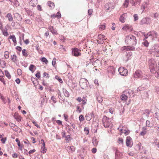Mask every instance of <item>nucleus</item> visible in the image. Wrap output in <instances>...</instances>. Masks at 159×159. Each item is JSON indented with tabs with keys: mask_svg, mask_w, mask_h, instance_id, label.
I'll list each match as a JSON object with an SVG mask.
<instances>
[{
	"mask_svg": "<svg viewBox=\"0 0 159 159\" xmlns=\"http://www.w3.org/2000/svg\"><path fill=\"white\" fill-rule=\"evenodd\" d=\"M34 124V125L36 126L37 127L40 128L39 126V125L37 124V122L34 121H33L32 122Z\"/></svg>",
	"mask_w": 159,
	"mask_h": 159,
	"instance_id": "obj_62",
	"label": "nucleus"
},
{
	"mask_svg": "<svg viewBox=\"0 0 159 159\" xmlns=\"http://www.w3.org/2000/svg\"><path fill=\"white\" fill-rule=\"evenodd\" d=\"M49 29L51 30V32L54 34H55L57 33V31L55 30L52 27H50Z\"/></svg>",
	"mask_w": 159,
	"mask_h": 159,
	"instance_id": "obj_40",
	"label": "nucleus"
},
{
	"mask_svg": "<svg viewBox=\"0 0 159 159\" xmlns=\"http://www.w3.org/2000/svg\"><path fill=\"white\" fill-rule=\"evenodd\" d=\"M154 49L153 50V52H154L157 50H159V46L157 45H155L153 47Z\"/></svg>",
	"mask_w": 159,
	"mask_h": 159,
	"instance_id": "obj_37",
	"label": "nucleus"
},
{
	"mask_svg": "<svg viewBox=\"0 0 159 159\" xmlns=\"http://www.w3.org/2000/svg\"><path fill=\"white\" fill-rule=\"evenodd\" d=\"M14 16L16 17L17 20H20L21 19V18L20 15L18 13H16L15 14Z\"/></svg>",
	"mask_w": 159,
	"mask_h": 159,
	"instance_id": "obj_30",
	"label": "nucleus"
},
{
	"mask_svg": "<svg viewBox=\"0 0 159 159\" xmlns=\"http://www.w3.org/2000/svg\"><path fill=\"white\" fill-rule=\"evenodd\" d=\"M134 21H135L138 19V16L137 14H134Z\"/></svg>",
	"mask_w": 159,
	"mask_h": 159,
	"instance_id": "obj_57",
	"label": "nucleus"
},
{
	"mask_svg": "<svg viewBox=\"0 0 159 159\" xmlns=\"http://www.w3.org/2000/svg\"><path fill=\"white\" fill-rule=\"evenodd\" d=\"M105 36L102 34H99L98 36V39L97 40V43L98 44H102L104 42V41L105 40Z\"/></svg>",
	"mask_w": 159,
	"mask_h": 159,
	"instance_id": "obj_10",
	"label": "nucleus"
},
{
	"mask_svg": "<svg viewBox=\"0 0 159 159\" xmlns=\"http://www.w3.org/2000/svg\"><path fill=\"white\" fill-rule=\"evenodd\" d=\"M0 81L3 83L4 85L6 84L5 81L3 77L0 78Z\"/></svg>",
	"mask_w": 159,
	"mask_h": 159,
	"instance_id": "obj_59",
	"label": "nucleus"
},
{
	"mask_svg": "<svg viewBox=\"0 0 159 159\" xmlns=\"http://www.w3.org/2000/svg\"><path fill=\"white\" fill-rule=\"evenodd\" d=\"M159 142L158 141V140L156 139L154 140V142L153 143V144L155 146H156L157 145L158 143Z\"/></svg>",
	"mask_w": 159,
	"mask_h": 159,
	"instance_id": "obj_63",
	"label": "nucleus"
},
{
	"mask_svg": "<svg viewBox=\"0 0 159 159\" xmlns=\"http://www.w3.org/2000/svg\"><path fill=\"white\" fill-rule=\"evenodd\" d=\"M41 60L43 62L45 63V64H47L48 62L47 60L44 57H42Z\"/></svg>",
	"mask_w": 159,
	"mask_h": 159,
	"instance_id": "obj_43",
	"label": "nucleus"
},
{
	"mask_svg": "<svg viewBox=\"0 0 159 159\" xmlns=\"http://www.w3.org/2000/svg\"><path fill=\"white\" fill-rule=\"evenodd\" d=\"M30 6L32 7H34L38 4V0H28Z\"/></svg>",
	"mask_w": 159,
	"mask_h": 159,
	"instance_id": "obj_13",
	"label": "nucleus"
},
{
	"mask_svg": "<svg viewBox=\"0 0 159 159\" xmlns=\"http://www.w3.org/2000/svg\"><path fill=\"white\" fill-rule=\"evenodd\" d=\"M132 139L129 136H128L126 139V146H129L130 145V141Z\"/></svg>",
	"mask_w": 159,
	"mask_h": 159,
	"instance_id": "obj_19",
	"label": "nucleus"
},
{
	"mask_svg": "<svg viewBox=\"0 0 159 159\" xmlns=\"http://www.w3.org/2000/svg\"><path fill=\"white\" fill-rule=\"evenodd\" d=\"M59 12H58L57 13V14H53L51 15V17L52 18H55L57 17H58L59 15Z\"/></svg>",
	"mask_w": 159,
	"mask_h": 159,
	"instance_id": "obj_54",
	"label": "nucleus"
},
{
	"mask_svg": "<svg viewBox=\"0 0 159 159\" xmlns=\"http://www.w3.org/2000/svg\"><path fill=\"white\" fill-rule=\"evenodd\" d=\"M133 28H132L131 26L127 25L124 26L122 28V29L123 30L127 31L128 30H130L132 31Z\"/></svg>",
	"mask_w": 159,
	"mask_h": 159,
	"instance_id": "obj_18",
	"label": "nucleus"
},
{
	"mask_svg": "<svg viewBox=\"0 0 159 159\" xmlns=\"http://www.w3.org/2000/svg\"><path fill=\"white\" fill-rule=\"evenodd\" d=\"M36 76L38 79L40 77V73L39 71H37L36 74H35Z\"/></svg>",
	"mask_w": 159,
	"mask_h": 159,
	"instance_id": "obj_48",
	"label": "nucleus"
},
{
	"mask_svg": "<svg viewBox=\"0 0 159 159\" xmlns=\"http://www.w3.org/2000/svg\"><path fill=\"white\" fill-rule=\"evenodd\" d=\"M111 121V119L105 116H103L102 122L103 125L105 128H107L109 126Z\"/></svg>",
	"mask_w": 159,
	"mask_h": 159,
	"instance_id": "obj_4",
	"label": "nucleus"
},
{
	"mask_svg": "<svg viewBox=\"0 0 159 159\" xmlns=\"http://www.w3.org/2000/svg\"><path fill=\"white\" fill-rule=\"evenodd\" d=\"M65 140L69 141L70 139V135L65 136Z\"/></svg>",
	"mask_w": 159,
	"mask_h": 159,
	"instance_id": "obj_47",
	"label": "nucleus"
},
{
	"mask_svg": "<svg viewBox=\"0 0 159 159\" xmlns=\"http://www.w3.org/2000/svg\"><path fill=\"white\" fill-rule=\"evenodd\" d=\"M4 55L6 59L8 58L9 57V52L7 51H5L4 53Z\"/></svg>",
	"mask_w": 159,
	"mask_h": 159,
	"instance_id": "obj_33",
	"label": "nucleus"
},
{
	"mask_svg": "<svg viewBox=\"0 0 159 159\" xmlns=\"http://www.w3.org/2000/svg\"><path fill=\"white\" fill-rule=\"evenodd\" d=\"M142 44L146 47H148L149 45V43L148 42L147 40L144 41V42L142 43Z\"/></svg>",
	"mask_w": 159,
	"mask_h": 159,
	"instance_id": "obj_45",
	"label": "nucleus"
},
{
	"mask_svg": "<svg viewBox=\"0 0 159 159\" xmlns=\"http://www.w3.org/2000/svg\"><path fill=\"white\" fill-rule=\"evenodd\" d=\"M88 81L85 79H81L80 81V85L82 89H84L87 87Z\"/></svg>",
	"mask_w": 159,
	"mask_h": 159,
	"instance_id": "obj_6",
	"label": "nucleus"
},
{
	"mask_svg": "<svg viewBox=\"0 0 159 159\" xmlns=\"http://www.w3.org/2000/svg\"><path fill=\"white\" fill-rule=\"evenodd\" d=\"M141 2V0H132L131 3L132 6H135L138 4L139 5Z\"/></svg>",
	"mask_w": 159,
	"mask_h": 159,
	"instance_id": "obj_16",
	"label": "nucleus"
},
{
	"mask_svg": "<svg viewBox=\"0 0 159 159\" xmlns=\"http://www.w3.org/2000/svg\"><path fill=\"white\" fill-rule=\"evenodd\" d=\"M158 36L157 33L154 31H151L148 33L147 35H144L146 39L150 38L152 40H153L154 38H156Z\"/></svg>",
	"mask_w": 159,
	"mask_h": 159,
	"instance_id": "obj_5",
	"label": "nucleus"
},
{
	"mask_svg": "<svg viewBox=\"0 0 159 159\" xmlns=\"http://www.w3.org/2000/svg\"><path fill=\"white\" fill-rule=\"evenodd\" d=\"M135 48L133 47L124 46L121 48V50L124 51V53L125 54L126 57L127 58L126 61L129 59L128 58L132 55V53L130 51V50H134Z\"/></svg>",
	"mask_w": 159,
	"mask_h": 159,
	"instance_id": "obj_2",
	"label": "nucleus"
},
{
	"mask_svg": "<svg viewBox=\"0 0 159 159\" xmlns=\"http://www.w3.org/2000/svg\"><path fill=\"white\" fill-rule=\"evenodd\" d=\"M97 99L98 100V102H99V103H101L103 101V99L102 97L100 96H98L97 97Z\"/></svg>",
	"mask_w": 159,
	"mask_h": 159,
	"instance_id": "obj_41",
	"label": "nucleus"
},
{
	"mask_svg": "<svg viewBox=\"0 0 159 159\" xmlns=\"http://www.w3.org/2000/svg\"><path fill=\"white\" fill-rule=\"evenodd\" d=\"M2 32L3 34L5 36H7L8 35V34L7 32V30L3 31Z\"/></svg>",
	"mask_w": 159,
	"mask_h": 159,
	"instance_id": "obj_46",
	"label": "nucleus"
},
{
	"mask_svg": "<svg viewBox=\"0 0 159 159\" xmlns=\"http://www.w3.org/2000/svg\"><path fill=\"white\" fill-rule=\"evenodd\" d=\"M43 77H46L47 78H48L49 77V76L48 74L45 72L43 73Z\"/></svg>",
	"mask_w": 159,
	"mask_h": 159,
	"instance_id": "obj_49",
	"label": "nucleus"
},
{
	"mask_svg": "<svg viewBox=\"0 0 159 159\" xmlns=\"http://www.w3.org/2000/svg\"><path fill=\"white\" fill-rule=\"evenodd\" d=\"M14 118L16 120L18 121H21V116L18 115V114L17 113H15L14 115Z\"/></svg>",
	"mask_w": 159,
	"mask_h": 159,
	"instance_id": "obj_22",
	"label": "nucleus"
},
{
	"mask_svg": "<svg viewBox=\"0 0 159 159\" xmlns=\"http://www.w3.org/2000/svg\"><path fill=\"white\" fill-rule=\"evenodd\" d=\"M114 8V6L110 3H107L105 5V10L107 12H110Z\"/></svg>",
	"mask_w": 159,
	"mask_h": 159,
	"instance_id": "obj_7",
	"label": "nucleus"
},
{
	"mask_svg": "<svg viewBox=\"0 0 159 159\" xmlns=\"http://www.w3.org/2000/svg\"><path fill=\"white\" fill-rule=\"evenodd\" d=\"M36 67L33 65H30L29 67V70L31 71L32 73H33L35 70L36 69Z\"/></svg>",
	"mask_w": 159,
	"mask_h": 159,
	"instance_id": "obj_25",
	"label": "nucleus"
},
{
	"mask_svg": "<svg viewBox=\"0 0 159 159\" xmlns=\"http://www.w3.org/2000/svg\"><path fill=\"white\" fill-rule=\"evenodd\" d=\"M142 72L141 70H137L134 74V78H142Z\"/></svg>",
	"mask_w": 159,
	"mask_h": 159,
	"instance_id": "obj_14",
	"label": "nucleus"
},
{
	"mask_svg": "<svg viewBox=\"0 0 159 159\" xmlns=\"http://www.w3.org/2000/svg\"><path fill=\"white\" fill-rule=\"evenodd\" d=\"M154 55L156 57H159V50H157L154 52Z\"/></svg>",
	"mask_w": 159,
	"mask_h": 159,
	"instance_id": "obj_58",
	"label": "nucleus"
},
{
	"mask_svg": "<svg viewBox=\"0 0 159 159\" xmlns=\"http://www.w3.org/2000/svg\"><path fill=\"white\" fill-rule=\"evenodd\" d=\"M129 0H125V3L124 4V5L126 7H127L128 6Z\"/></svg>",
	"mask_w": 159,
	"mask_h": 159,
	"instance_id": "obj_44",
	"label": "nucleus"
},
{
	"mask_svg": "<svg viewBox=\"0 0 159 159\" xmlns=\"http://www.w3.org/2000/svg\"><path fill=\"white\" fill-rule=\"evenodd\" d=\"M47 151V149L45 147H42L41 148V152L43 153H45Z\"/></svg>",
	"mask_w": 159,
	"mask_h": 159,
	"instance_id": "obj_38",
	"label": "nucleus"
},
{
	"mask_svg": "<svg viewBox=\"0 0 159 159\" xmlns=\"http://www.w3.org/2000/svg\"><path fill=\"white\" fill-rule=\"evenodd\" d=\"M147 6V2H145L143 3L141 6V9L143 8V9H145Z\"/></svg>",
	"mask_w": 159,
	"mask_h": 159,
	"instance_id": "obj_42",
	"label": "nucleus"
},
{
	"mask_svg": "<svg viewBox=\"0 0 159 159\" xmlns=\"http://www.w3.org/2000/svg\"><path fill=\"white\" fill-rule=\"evenodd\" d=\"M6 17L7 18L9 21L11 22L13 21V18L11 13H7L6 16Z\"/></svg>",
	"mask_w": 159,
	"mask_h": 159,
	"instance_id": "obj_21",
	"label": "nucleus"
},
{
	"mask_svg": "<svg viewBox=\"0 0 159 159\" xmlns=\"http://www.w3.org/2000/svg\"><path fill=\"white\" fill-rule=\"evenodd\" d=\"M17 72L18 74L19 75H21L22 74V70L20 69H18L17 70Z\"/></svg>",
	"mask_w": 159,
	"mask_h": 159,
	"instance_id": "obj_50",
	"label": "nucleus"
},
{
	"mask_svg": "<svg viewBox=\"0 0 159 159\" xmlns=\"http://www.w3.org/2000/svg\"><path fill=\"white\" fill-rule=\"evenodd\" d=\"M48 4L50 9H53L55 7V4L54 3L51 1H48Z\"/></svg>",
	"mask_w": 159,
	"mask_h": 159,
	"instance_id": "obj_26",
	"label": "nucleus"
},
{
	"mask_svg": "<svg viewBox=\"0 0 159 159\" xmlns=\"http://www.w3.org/2000/svg\"><path fill=\"white\" fill-rule=\"evenodd\" d=\"M148 65L151 72L154 73V71L157 69V64L156 61L153 59H150L149 60Z\"/></svg>",
	"mask_w": 159,
	"mask_h": 159,
	"instance_id": "obj_3",
	"label": "nucleus"
},
{
	"mask_svg": "<svg viewBox=\"0 0 159 159\" xmlns=\"http://www.w3.org/2000/svg\"><path fill=\"white\" fill-rule=\"evenodd\" d=\"M11 59L12 61L14 62L18 61V57L16 55H11Z\"/></svg>",
	"mask_w": 159,
	"mask_h": 159,
	"instance_id": "obj_20",
	"label": "nucleus"
},
{
	"mask_svg": "<svg viewBox=\"0 0 159 159\" xmlns=\"http://www.w3.org/2000/svg\"><path fill=\"white\" fill-rule=\"evenodd\" d=\"M72 54L75 57H78L80 56L81 53L80 50L77 48H74L72 49Z\"/></svg>",
	"mask_w": 159,
	"mask_h": 159,
	"instance_id": "obj_9",
	"label": "nucleus"
},
{
	"mask_svg": "<svg viewBox=\"0 0 159 159\" xmlns=\"http://www.w3.org/2000/svg\"><path fill=\"white\" fill-rule=\"evenodd\" d=\"M158 69L157 70L155 73V76L158 78L159 79V62L158 63Z\"/></svg>",
	"mask_w": 159,
	"mask_h": 159,
	"instance_id": "obj_32",
	"label": "nucleus"
},
{
	"mask_svg": "<svg viewBox=\"0 0 159 159\" xmlns=\"http://www.w3.org/2000/svg\"><path fill=\"white\" fill-rule=\"evenodd\" d=\"M125 42L129 46L133 47L135 46L137 43L136 37L132 34H129L125 37Z\"/></svg>",
	"mask_w": 159,
	"mask_h": 159,
	"instance_id": "obj_1",
	"label": "nucleus"
},
{
	"mask_svg": "<svg viewBox=\"0 0 159 159\" xmlns=\"http://www.w3.org/2000/svg\"><path fill=\"white\" fill-rule=\"evenodd\" d=\"M121 99L122 101H125L127 99L128 96L125 94H123L120 96Z\"/></svg>",
	"mask_w": 159,
	"mask_h": 159,
	"instance_id": "obj_29",
	"label": "nucleus"
},
{
	"mask_svg": "<svg viewBox=\"0 0 159 159\" xmlns=\"http://www.w3.org/2000/svg\"><path fill=\"white\" fill-rule=\"evenodd\" d=\"M79 119L80 121H83L84 120V116L82 115H80L79 117Z\"/></svg>",
	"mask_w": 159,
	"mask_h": 159,
	"instance_id": "obj_56",
	"label": "nucleus"
},
{
	"mask_svg": "<svg viewBox=\"0 0 159 159\" xmlns=\"http://www.w3.org/2000/svg\"><path fill=\"white\" fill-rule=\"evenodd\" d=\"M22 53L23 55L25 57H27L28 55V53L25 49L22 50Z\"/></svg>",
	"mask_w": 159,
	"mask_h": 159,
	"instance_id": "obj_31",
	"label": "nucleus"
},
{
	"mask_svg": "<svg viewBox=\"0 0 159 159\" xmlns=\"http://www.w3.org/2000/svg\"><path fill=\"white\" fill-rule=\"evenodd\" d=\"M6 139H7L6 138H2L1 139V142H2V143H5V142L6 141Z\"/></svg>",
	"mask_w": 159,
	"mask_h": 159,
	"instance_id": "obj_60",
	"label": "nucleus"
},
{
	"mask_svg": "<svg viewBox=\"0 0 159 159\" xmlns=\"http://www.w3.org/2000/svg\"><path fill=\"white\" fill-rule=\"evenodd\" d=\"M25 9L28 15L31 16L32 15V13L30 10H28L26 8H25Z\"/></svg>",
	"mask_w": 159,
	"mask_h": 159,
	"instance_id": "obj_36",
	"label": "nucleus"
},
{
	"mask_svg": "<svg viewBox=\"0 0 159 159\" xmlns=\"http://www.w3.org/2000/svg\"><path fill=\"white\" fill-rule=\"evenodd\" d=\"M105 24H104L103 25H100L99 27V29L101 30H104L105 28Z\"/></svg>",
	"mask_w": 159,
	"mask_h": 159,
	"instance_id": "obj_39",
	"label": "nucleus"
},
{
	"mask_svg": "<svg viewBox=\"0 0 159 159\" xmlns=\"http://www.w3.org/2000/svg\"><path fill=\"white\" fill-rule=\"evenodd\" d=\"M13 125L11 126V128L15 131H16V129H17V127L14 124H13Z\"/></svg>",
	"mask_w": 159,
	"mask_h": 159,
	"instance_id": "obj_51",
	"label": "nucleus"
},
{
	"mask_svg": "<svg viewBox=\"0 0 159 159\" xmlns=\"http://www.w3.org/2000/svg\"><path fill=\"white\" fill-rule=\"evenodd\" d=\"M84 131H86V134H88L89 133V130L88 129V128H87V127H85L84 129Z\"/></svg>",
	"mask_w": 159,
	"mask_h": 159,
	"instance_id": "obj_61",
	"label": "nucleus"
},
{
	"mask_svg": "<svg viewBox=\"0 0 159 159\" xmlns=\"http://www.w3.org/2000/svg\"><path fill=\"white\" fill-rule=\"evenodd\" d=\"M16 141L17 143L19 149L21 151L22 150L23 145H21L19 139L18 138H16Z\"/></svg>",
	"mask_w": 159,
	"mask_h": 159,
	"instance_id": "obj_15",
	"label": "nucleus"
},
{
	"mask_svg": "<svg viewBox=\"0 0 159 159\" xmlns=\"http://www.w3.org/2000/svg\"><path fill=\"white\" fill-rule=\"evenodd\" d=\"M118 71L120 74L123 76H125L127 74L128 71L127 69L123 67H120Z\"/></svg>",
	"mask_w": 159,
	"mask_h": 159,
	"instance_id": "obj_8",
	"label": "nucleus"
},
{
	"mask_svg": "<svg viewBox=\"0 0 159 159\" xmlns=\"http://www.w3.org/2000/svg\"><path fill=\"white\" fill-rule=\"evenodd\" d=\"M150 19L149 18H144L140 21V24H148L150 23Z\"/></svg>",
	"mask_w": 159,
	"mask_h": 159,
	"instance_id": "obj_11",
	"label": "nucleus"
},
{
	"mask_svg": "<svg viewBox=\"0 0 159 159\" xmlns=\"http://www.w3.org/2000/svg\"><path fill=\"white\" fill-rule=\"evenodd\" d=\"M118 142L119 144H123V140L122 138H118Z\"/></svg>",
	"mask_w": 159,
	"mask_h": 159,
	"instance_id": "obj_53",
	"label": "nucleus"
},
{
	"mask_svg": "<svg viewBox=\"0 0 159 159\" xmlns=\"http://www.w3.org/2000/svg\"><path fill=\"white\" fill-rule=\"evenodd\" d=\"M126 15H127L126 13H124L120 16L119 19V20L120 22L122 23H124L125 22V16H126Z\"/></svg>",
	"mask_w": 159,
	"mask_h": 159,
	"instance_id": "obj_23",
	"label": "nucleus"
},
{
	"mask_svg": "<svg viewBox=\"0 0 159 159\" xmlns=\"http://www.w3.org/2000/svg\"><path fill=\"white\" fill-rule=\"evenodd\" d=\"M146 131H142L140 133L139 135L143 136L146 134Z\"/></svg>",
	"mask_w": 159,
	"mask_h": 159,
	"instance_id": "obj_55",
	"label": "nucleus"
},
{
	"mask_svg": "<svg viewBox=\"0 0 159 159\" xmlns=\"http://www.w3.org/2000/svg\"><path fill=\"white\" fill-rule=\"evenodd\" d=\"M9 39H12L14 43V45L15 46L16 45V43H17V42H16V38L14 35H10L9 37Z\"/></svg>",
	"mask_w": 159,
	"mask_h": 159,
	"instance_id": "obj_24",
	"label": "nucleus"
},
{
	"mask_svg": "<svg viewBox=\"0 0 159 159\" xmlns=\"http://www.w3.org/2000/svg\"><path fill=\"white\" fill-rule=\"evenodd\" d=\"M82 103L83 105H85L86 103L87 99L85 97H83L82 99Z\"/></svg>",
	"mask_w": 159,
	"mask_h": 159,
	"instance_id": "obj_52",
	"label": "nucleus"
},
{
	"mask_svg": "<svg viewBox=\"0 0 159 159\" xmlns=\"http://www.w3.org/2000/svg\"><path fill=\"white\" fill-rule=\"evenodd\" d=\"M150 111L148 109L145 110L144 111L143 115H146V116L148 117H149V115L150 114Z\"/></svg>",
	"mask_w": 159,
	"mask_h": 159,
	"instance_id": "obj_27",
	"label": "nucleus"
},
{
	"mask_svg": "<svg viewBox=\"0 0 159 159\" xmlns=\"http://www.w3.org/2000/svg\"><path fill=\"white\" fill-rule=\"evenodd\" d=\"M63 92L64 94V95L66 97H69V93L68 92V91H67V90L66 89H64L63 90Z\"/></svg>",
	"mask_w": 159,
	"mask_h": 159,
	"instance_id": "obj_28",
	"label": "nucleus"
},
{
	"mask_svg": "<svg viewBox=\"0 0 159 159\" xmlns=\"http://www.w3.org/2000/svg\"><path fill=\"white\" fill-rule=\"evenodd\" d=\"M107 71L110 75L111 76L113 75L115 72V68L113 66H110L107 68Z\"/></svg>",
	"mask_w": 159,
	"mask_h": 159,
	"instance_id": "obj_12",
	"label": "nucleus"
},
{
	"mask_svg": "<svg viewBox=\"0 0 159 159\" xmlns=\"http://www.w3.org/2000/svg\"><path fill=\"white\" fill-rule=\"evenodd\" d=\"M123 156L122 153L119 151H118L116 152H115L116 159H119L120 158L122 157Z\"/></svg>",
	"mask_w": 159,
	"mask_h": 159,
	"instance_id": "obj_17",
	"label": "nucleus"
},
{
	"mask_svg": "<svg viewBox=\"0 0 159 159\" xmlns=\"http://www.w3.org/2000/svg\"><path fill=\"white\" fill-rule=\"evenodd\" d=\"M5 75L9 79H10L11 78V75H10L9 73L7 70H5Z\"/></svg>",
	"mask_w": 159,
	"mask_h": 159,
	"instance_id": "obj_34",
	"label": "nucleus"
},
{
	"mask_svg": "<svg viewBox=\"0 0 159 159\" xmlns=\"http://www.w3.org/2000/svg\"><path fill=\"white\" fill-rule=\"evenodd\" d=\"M26 23L28 24H30L31 23V22L30 20L28 19L25 20Z\"/></svg>",
	"mask_w": 159,
	"mask_h": 159,
	"instance_id": "obj_64",
	"label": "nucleus"
},
{
	"mask_svg": "<svg viewBox=\"0 0 159 159\" xmlns=\"http://www.w3.org/2000/svg\"><path fill=\"white\" fill-rule=\"evenodd\" d=\"M98 142L97 140L95 138H93V143L94 146H96L98 144Z\"/></svg>",
	"mask_w": 159,
	"mask_h": 159,
	"instance_id": "obj_35",
	"label": "nucleus"
}]
</instances>
